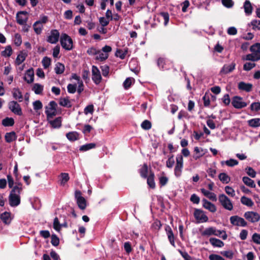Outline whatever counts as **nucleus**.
<instances>
[{
	"label": "nucleus",
	"mask_w": 260,
	"mask_h": 260,
	"mask_svg": "<svg viewBox=\"0 0 260 260\" xmlns=\"http://www.w3.org/2000/svg\"><path fill=\"white\" fill-rule=\"evenodd\" d=\"M22 190V187L14 186L11 190L9 197V204L11 207H16L20 203V197L19 194Z\"/></svg>",
	"instance_id": "obj_1"
},
{
	"label": "nucleus",
	"mask_w": 260,
	"mask_h": 260,
	"mask_svg": "<svg viewBox=\"0 0 260 260\" xmlns=\"http://www.w3.org/2000/svg\"><path fill=\"white\" fill-rule=\"evenodd\" d=\"M57 105L54 101H50L48 106H46L45 113L48 120L53 118V117L57 115Z\"/></svg>",
	"instance_id": "obj_2"
},
{
	"label": "nucleus",
	"mask_w": 260,
	"mask_h": 260,
	"mask_svg": "<svg viewBox=\"0 0 260 260\" xmlns=\"http://www.w3.org/2000/svg\"><path fill=\"white\" fill-rule=\"evenodd\" d=\"M60 42L62 47L66 50H71L73 48V42L72 38L66 34H62Z\"/></svg>",
	"instance_id": "obj_3"
},
{
	"label": "nucleus",
	"mask_w": 260,
	"mask_h": 260,
	"mask_svg": "<svg viewBox=\"0 0 260 260\" xmlns=\"http://www.w3.org/2000/svg\"><path fill=\"white\" fill-rule=\"evenodd\" d=\"M218 200L224 209L229 211H231L233 209V205L231 200L224 194H219Z\"/></svg>",
	"instance_id": "obj_4"
},
{
	"label": "nucleus",
	"mask_w": 260,
	"mask_h": 260,
	"mask_svg": "<svg viewBox=\"0 0 260 260\" xmlns=\"http://www.w3.org/2000/svg\"><path fill=\"white\" fill-rule=\"evenodd\" d=\"M183 167V156L182 155L178 154L176 156V164L174 169V174L176 177H179L181 176Z\"/></svg>",
	"instance_id": "obj_5"
},
{
	"label": "nucleus",
	"mask_w": 260,
	"mask_h": 260,
	"mask_svg": "<svg viewBox=\"0 0 260 260\" xmlns=\"http://www.w3.org/2000/svg\"><path fill=\"white\" fill-rule=\"evenodd\" d=\"M244 217L251 223L258 222L260 220V215L254 211H247L244 214Z\"/></svg>",
	"instance_id": "obj_6"
},
{
	"label": "nucleus",
	"mask_w": 260,
	"mask_h": 260,
	"mask_svg": "<svg viewBox=\"0 0 260 260\" xmlns=\"http://www.w3.org/2000/svg\"><path fill=\"white\" fill-rule=\"evenodd\" d=\"M243 98L240 96H234L232 98V105L236 109H242L247 106V104L242 101Z\"/></svg>",
	"instance_id": "obj_7"
},
{
	"label": "nucleus",
	"mask_w": 260,
	"mask_h": 260,
	"mask_svg": "<svg viewBox=\"0 0 260 260\" xmlns=\"http://www.w3.org/2000/svg\"><path fill=\"white\" fill-rule=\"evenodd\" d=\"M231 223L233 225L245 227L247 225V222L244 218L238 215L232 216L230 217Z\"/></svg>",
	"instance_id": "obj_8"
},
{
	"label": "nucleus",
	"mask_w": 260,
	"mask_h": 260,
	"mask_svg": "<svg viewBox=\"0 0 260 260\" xmlns=\"http://www.w3.org/2000/svg\"><path fill=\"white\" fill-rule=\"evenodd\" d=\"M193 215L198 223L205 222L208 220V217L206 216L204 211L199 209H195Z\"/></svg>",
	"instance_id": "obj_9"
},
{
	"label": "nucleus",
	"mask_w": 260,
	"mask_h": 260,
	"mask_svg": "<svg viewBox=\"0 0 260 260\" xmlns=\"http://www.w3.org/2000/svg\"><path fill=\"white\" fill-rule=\"evenodd\" d=\"M9 109L14 114L19 116L22 115V112L20 105L16 101H12L8 103Z\"/></svg>",
	"instance_id": "obj_10"
},
{
	"label": "nucleus",
	"mask_w": 260,
	"mask_h": 260,
	"mask_svg": "<svg viewBox=\"0 0 260 260\" xmlns=\"http://www.w3.org/2000/svg\"><path fill=\"white\" fill-rule=\"evenodd\" d=\"M92 79L96 84H99L102 80V76L99 69L95 66L92 67Z\"/></svg>",
	"instance_id": "obj_11"
},
{
	"label": "nucleus",
	"mask_w": 260,
	"mask_h": 260,
	"mask_svg": "<svg viewBox=\"0 0 260 260\" xmlns=\"http://www.w3.org/2000/svg\"><path fill=\"white\" fill-rule=\"evenodd\" d=\"M157 64L160 69L162 70H167L170 68V63L169 60L166 58L159 57L157 59Z\"/></svg>",
	"instance_id": "obj_12"
},
{
	"label": "nucleus",
	"mask_w": 260,
	"mask_h": 260,
	"mask_svg": "<svg viewBox=\"0 0 260 260\" xmlns=\"http://www.w3.org/2000/svg\"><path fill=\"white\" fill-rule=\"evenodd\" d=\"M59 32L57 29L51 31L50 35L48 37L47 42L51 44H55L58 41Z\"/></svg>",
	"instance_id": "obj_13"
},
{
	"label": "nucleus",
	"mask_w": 260,
	"mask_h": 260,
	"mask_svg": "<svg viewBox=\"0 0 260 260\" xmlns=\"http://www.w3.org/2000/svg\"><path fill=\"white\" fill-rule=\"evenodd\" d=\"M253 85L251 83L240 82L238 84V88L241 91L249 92L252 90Z\"/></svg>",
	"instance_id": "obj_14"
},
{
	"label": "nucleus",
	"mask_w": 260,
	"mask_h": 260,
	"mask_svg": "<svg viewBox=\"0 0 260 260\" xmlns=\"http://www.w3.org/2000/svg\"><path fill=\"white\" fill-rule=\"evenodd\" d=\"M236 67V63L234 62L230 64H224L220 71V74H228L233 72Z\"/></svg>",
	"instance_id": "obj_15"
},
{
	"label": "nucleus",
	"mask_w": 260,
	"mask_h": 260,
	"mask_svg": "<svg viewBox=\"0 0 260 260\" xmlns=\"http://www.w3.org/2000/svg\"><path fill=\"white\" fill-rule=\"evenodd\" d=\"M24 80L28 84L31 83L34 81V72L32 68L27 70L25 76L23 77Z\"/></svg>",
	"instance_id": "obj_16"
},
{
	"label": "nucleus",
	"mask_w": 260,
	"mask_h": 260,
	"mask_svg": "<svg viewBox=\"0 0 260 260\" xmlns=\"http://www.w3.org/2000/svg\"><path fill=\"white\" fill-rule=\"evenodd\" d=\"M165 230L171 244L173 246L175 247V237L172 229L169 225H166L165 226Z\"/></svg>",
	"instance_id": "obj_17"
},
{
	"label": "nucleus",
	"mask_w": 260,
	"mask_h": 260,
	"mask_svg": "<svg viewBox=\"0 0 260 260\" xmlns=\"http://www.w3.org/2000/svg\"><path fill=\"white\" fill-rule=\"evenodd\" d=\"M203 206L205 209L208 210L211 212H215L216 211V207L215 205L210 202L208 201L205 199H203Z\"/></svg>",
	"instance_id": "obj_18"
},
{
	"label": "nucleus",
	"mask_w": 260,
	"mask_h": 260,
	"mask_svg": "<svg viewBox=\"0 0 260 260\" xmlns=\"http://www.w3.org/2000/svg\"><path fill=\"white\" fill-rule=\"evenodd\" d=\"M154 173L152 171H150L149 175L146 178L147 183L150 188L154 189L155 188V183L154 182Z\"/></svg>",
	"instance_id": "obj_19"
},
{
	"label": "nucleus",
	"mask_w": 260,
	"mask_h": 260,
	"mask_svg": "<svg viewBox=\"0 0 260 260\" xmlns=\"http://www.w3.org/2000/svg\"><path fill=\"white\" fill-rule=\"evenodd\" d=\"M27 56V52L26 51H20V53L17 55L16 59V64L18 66L21 64L25 60Z\"/></svg>",
	"instance_id": "obj_20"
},
{
	"label": "nucleus",
	"mask_w": 260,
	"mask_h": 260,
	"mask_svg": "<svg viewBox=\"0 0 260 260\" xmlns=\"http://www.w3.org/2000/svg\"><path fill=\"white\" fill-rule=\"evenodd\" d=\"M13 98L18 100L19 102H21L23 100V95L21 91L18 88H14L12 91Z\"/></svg>",
	"instance_id": "obj_21"
},
{
	"label": "nucleus",
	"mask_w": 260,
	"mask_h": 260,
	"mask_svg": "<svg viewBox=\"0 0 260 260\" xmlns=\"http://www.w3.org/2000/svg\"><path fill=\"white\" fill-rule=\"evenodd\" d=\"M48 123L54 128H58L61 126V117H58L53 120H48Z\"/></svg>",
	"instance_id": "obj_22"
},
{
	"label": "nucleus",
	"mask_w": 260,
	"mask_h": 260,
	"mask_svg": "<svg viewBox=\"0 0 260 260\" xmlns=\"http://www.w3.org/2000/svg\"><path fill=\"white\" fill-rule=\"evenodd\" d=\"M194 153L192 155L193 158L197 160L204 155L203 150L201 148L195 147L194 148Z\"/></svg>",
	"instance_id": "obj_23"
},
{
	"label": "nucleus",
	"mask_w": 260,
	"mask_h": 260,
	"mask_svg": "<svg viewBox=\"0 0 260 260\" xmlns=\"http://www.w3.org/2000/svg\"><path fill=\"white\" fill-rule=\"evenodd\" d=\"M59 104L64 107L71 108L72 104L71 101L69 100V97L60 98L59 99Z\"/></svg>",
	"instance_id": "obj_24"
},
{
	"label": "nucleus",
	"mask_w": 260,
	"mask_h": 260,
	"mask_svg": "<svg viewBox=\"0 0 260 260\" xmlns=\"http://www.w3.org/2000/svg\"><path fill=\"white\" fill-rule=\"evenodd\" d=\"M209 242L213 247H222L224 246V243L221 240L215 238H210Z\"/></svg>",
	"instance_id": "obj_25"
},
{
	"label": "nucleus",
	"mask_w": 260,
	"mask_h": 260,
	"mask_svg": "<svg viewBox=\"0 0 260 260\" xmlns=\"http://www.w3.org/2000/svg\"><path fill=\"white\" fill-rule=\"evenodd\" d=\"M5 140L7 143H11L17 139V136L14 132L7 133L5 136Z\"/></svg>",
	"instance_id": "obj_26"
},
{
	"label": "nucleus",
	"mask_w": 260,
	"mask_h": 260,
	"mask_svg": "<svg viewBox=\"0 0 260 260\" xmlns=\"http://www.w3.org/2000/svg\"><path fill=\"white\" fill-rule=\"evenodd\" d=\"M79 133L77 132H70L66 134L67 139L70 141H75L79 139Z\"/></svg>",
	"instance_id": "obj_27"
},
{
	"label": "nucleus",
	"mask_w": 260,
	"mask_h": 260,
	"mask_svg": "<svg viewBox=\"0 0 260 260\" xmlns=\"http://www.w3.org/2000/svg\"><path fill=\"white\" fill-rule=\"evenodd\" d=\"M243 7L244 12L246 15H249L252 14L253 8L249 1L246 0L244 4Z\"/></svg>",
	"instance_id": "obj_28"
},
{
	"label": "nucleus",
	"mask_w": 260,
	"mask_h": 260,
	"mask_svg": "<svg viewBox=\"0 0 260 260\" xmlns=\"http://www.w3.org/2000/svg\"><path fill=\"white\" fill-rule=\"evenodd\" d=\"M0 218L5 224H9L10 223V213L7 211L1 214Z\"/></svg>",
	"instance_id": "obj_29"
},
{
	"label": "nucleus",
	"mask_w": 260,
	"mask_h": 260,
	"mask_svg": "<svg viewBox=\"0 0 260 260\" xmlns=\"http://www.w3.org/2000/svg\"><path fill=\"white\" fill-rule=\"evenodd\" d=\"M248 124L252 127H257L260 126V118H255L247 121Z\"/></svg>",
	"instance_id": "obj_30"
},
{
	"label": "nucleus",
	"mask_w": 260,
	"mask_h": 260,
	"mask_svg": "<svg viewBox=\"0 0 260 260\" xmlns=\"http://www.w3.org/2000/svg\"><path fill=\"white\" fill-rule=\"evenodd\" d=\"M244 59L252 61H257L260 60V55L255 54L254 53L248 54L246 55Z\"/></svg>",
	"instance_id": "obj_31"
},
{
	"label": "nucleus",
	"mask_w": 260,
	"mask_h": 260,
	"mask_svg": "<svg viewBox=\"0 0 260 260\" xmlns=\"http://www.w3.org/2000/svg\"><path fill=\"white\" fill-rule=\"evenodd\" d=\"M139 173L141 177L146 178L148 175V169L146 164H144L142 167L139 170Z\"/></svg>",
	"instance_id": "obj_32"
},
{
	"label": "nucleus",
	"mask_w": 260,
	"mask_h": 260,
	"mask_svg": "<svg viewBox=\"0 0 260 260\" xmlns=\"http://www.w3.org/2000/svg\"><path fill=\"white\" fill-rule=\"evenodd\" d=\"M127 52V49H124V50L121 49H117L115 53V55L121 59H123L125 58Z\"/></svg>",
	"instance_id": "obj_33"
},
{
	"label": "nucleus",
	"mask_w": 260,
	"mask_h": 260,
	"mask_svg": "<svg viewBox=\"0 0 260 260\" xmlns=\"http://www.w3.org/2000/svg\"><path fill=\"white\" fill-rule=\"evenodd\" d=\"M241 202L242 204L246 205L248 207H252L254 205V203L252 201V200L245 196H243L241 197Z\"/></svg>",
	"instance_id": "obj_34"
},
{
	"label": "nucleus",
	"mask_w": 260,
	"mask_h": 260,
	"mask_svg": "<svg viewBox=\"0 0 260 260\" xmlns=\"http://www.w3.org/2000/svg\"><path fill=\"white\" fill-rule=\"evenodd\" d=\"M215 232H216V228L214 227H210L206 229L202 233V235L203 236H210L211 235H214Z\"/></svg>",
	"instance_id": "obj_35"
},
{
	"label": "nucleus",
	"mask_w": 260,
	"mask_h": 260,
	"mask_svg": "<svg viewBox=\"0 0 260 260\" xmlns=\"http://www.w3.org/2000/svg\"><path fill=\"white\" fill-rule=\"evenodd\" d=\"M242 181H243L244 184L247 186H248L252 188L255 187L256 185L254 183V181L250 179V178L247 176H244L242 178Z\"/></svg>",
	"instance_id": "obj_36"
},
{
	"label": "nucleus",
	"mask_w": 260,
	"mask_h": 260,
	"mask_svg": "<svg viewBox=\"0 0 260 260\" xmlns=\"http://www.w3.org/2000/svg\"><path fill=\"white\" fill-rule=\"evenodd\" d=\"M96 146V144L93 143H88L85 145H82L79 148L80 151H86L91 149L94 148Z\"/></svg>",
	"instance_id": "obj_37"
},
{
	"label": "nucleus",
	"mask_w": 260,
	"mask_h": 260,
	"mask_svg": "<svg viewBox=\"0 0 260 260\" xmlns=\"http://www.w3.org/2000/svg\"><path fill=\"white\" fill-rule=\"evenodd\" d=\"M238 163L239 162L238 160L233 158H230L226 161H222L221 162V164L222 165L225 164L226 166L231 167L237 165Z\"/></svg>",
	"instance_id": "obj_38"
},
{
	"label": "nucleus",
	"mask_w": 260,
	"mask_h": 260,
	"mask_svg": "<svg viewBox=\"0 0 260 260\" xmlns=\"http://www.w3.org/2000/svg\"><path fill=\"white\" fill-rule=\"evenodd\" d=\"M32 90L36 94H40L43 90V86L39 83H35L34 84Z\"/></svg>",
	"instance_id": "obj_39"
},
{
	"label": "nucleus",
	"mask_w": 260,
	"mask_h": 260,
	"mask_svg": "<svg viewBox=\"0 0 260 260\" xmlns=\"http://www.w3.org/2000/svg\"><path fill=\"white\" fill-rule=\"evenodd\" d=\"M250 51L255 54L260 55V43L252 45L250 48Z\"/></svg>",
	"instance_id": "obj_40"
},
{
	"label": "nucleus",
	"mask_w": 260,
	"mask_h": 260,
	"mask_svg": "<svg viewBox=\"0 0 260 260\" xmlns=\"http://www.w3.org/2000/svg\"><path fill=\"white\" fill-rule=\"evenodd\" d=\"M2 124L5 126H12L14 124V120L11 117H6L2 120Z\"/></svg>",
	"instance_id": "obj_41"
},
{
	"label": "nucleus",
	"mask_w": 260,
	"mask_h": 260,
	"mask_svg": "<svg viewBox=\"0 0 260 260\" xmlns=\"http://www.w3.org/2000/svg\"><path fill=\"white\" fill-rule=\"evenodd\" d=\"M77 204L79 208L81 210H84L86 207V201L84 198H79L77 200Z\"/></svg>",
	"instance_id": "obj_42"
},
{
	"label": "nucleus",
	"mask_w": 260,
	"mask_h": 260,
	"mask_svg": "<svg viewBox=\"0 0 260 260\" xmlns=\"http://www.w3.org/2000/svg\"><path fill=\"white\" fill-rule=\"evenodd\" d=\"M219 180L223 183H228L230 180V177L225 173H221L218 176Z\"/></svg>",
	"instance_id": "obj_43"
},
{
	"label": "nucleus",
	"mask_w": 260,
	"mask_h": 260,
	"mask_svg": "<svg viewBox=\"0 0 260 260\" xmlns=\"http://www.w3.org/2000/svg\"><path fill=\"white\" fill-rule=\"evenodd\" d=\"M60 184L61 185H64L69 180L70 177L68 173H61L60 175Z\"/></svg>",
	"instance_id": "obj_44"
},
{
	"label": "nucleus",
	"mask_w": 260,
	"mask_h": 260,
	"mask_svg": "<svg viewBox=\"0 0 260 260\" xmlns=\"http://www.w3.org/2000/svg\"><path fill=\"white\" fill-rule=\"evenodd\" d=\"M55 71L56 74H62L64 71V66L63 64L57 62L55 67Z\"/></svg>",
	"instance_id": "obj_45"
},
{
	"label": "nucleus",
	"mask_w": 260,
	"mask_h": 260,
	"mask_svg": "<svg viewBox=\"0 0 260 260\" xmlns=\"http://www.w3.org/2000/svg\"><path fill=\"white\" fill-rule=\"evenodd\" d=\"M12 54V49L10 45L6 46L5 50L2 51L1 55L5 57H10Z\"/></svg>",
	"instance_id": "obj_46"
},
{
	"label": "nucleus",
	"mask_w": 260,
	"mask_h": 260,
	"mask_svg": "<svg viewBox=\"0 0 260 260\" xmlns=\"http://www.w3.org/2000/svg\"><path fill=\"white\" fill-rule=\"evenodd\" d=\"M35 31L37 34H40L42 30L43 25L40 24V22L36 21L33 25Z\"/></svg>",
	"instance_id": "obj_47"
},
{
	"label": "nucleus",
	"mask_w": 260,
	"mask_h": 260,
	"mask_svg": "<svg viewBox=\"0 0 260 260\" xmlns=\"http://www.w3.org/2000/svg\"><path fill=\"white\" fill-rule=\"evenodd\" d=\"M101 51H102L100 50V53L98 54H99V55L95 57V59L99 60L100 61H104L108 58L109 54L105 53L104 52H102Z\"/></svg>",
	"instance_id": "obj_48"
},
{
	"label": "nucleus",
	"mask_w": 260,
	"mask_h": 260,
	"mask_svg": "<svg viewBox=\"0 0 260 260\" xmlns=\"http://www.w3.org/2000/svg\"><path fill=\"white\" fill-rule=\"evenodd\" d=\"M53 229L57 232H59L61 228V225L60 224L58 218L56 217L53 220Z\"/></svg>",
	"instance_id": "obj_49"
},
{
	"label": "nucleus",
	"mask_w": 260,
	"mask_h": 260,
	"mask_svg": "<svg viewBox=\"0 0 260 260\" xmlns=\"http://www.w3.org/2000/svg\"><path fill=\"white\" fill-rule=\"evenodd\" d=\"M141 127L145 130H149L151 128L152 124L150 121L145 120L141 123Z\"/></svg>",
	"instance_id": "obj_50"
},
{
	"label": "nucleus",
	"mask_w": 260,
	"mask_h": 260,
	"mask_svg": "<svg viewBox=\"0 0 260 260\" xmlns=\"http://www.w3.org/2000/svg\"><path fill=\"white\" fill-rule=\"evenodd\" d=\"M250 109L252 111L254 112H258L260 110V102H253L252 103L250 106Z\"/></svg>",
	"instance_id": "obj_51"
},
{
	"label": "nucleus",
	"mask_w": 260,
	"mask_h": 260,
	"mask_svg": "<svg viewBox=\"0 0 260 260\" xmlns=\"http://www.w3.org/2000/svg\"><path fill=\"white\" fill-rule=\"evenodd\" d=\"M51 60L50 58L45 56L43 58L42 63L43 64V66L44 67V68L46 69L50 66L51 64Z\"/></svg>",
	"instance_id": "obj_52"
},
{
	"label": "nucleus",
	"mask_w": 260,
	"mask_h": 260,
	"mask_svg": "<svg viewBox=\"0 0 260 260\" xmlns=\"http://www.w3.org/2000/svg\"><path fill=\"white\" fill-rule=\"evenodd\" d=\"M51 243L52 245L54 246H57L59 244V238L55 234H52L51 236Z\"/></svg>",
	"instance_id": "obj_53"
},
{
	"label": "nucleus",
	"mask_w": 260,
	"mask_h": 260,
	"mask_svg": "<svg viewBox=\"0 0 260 260\" xmlns=\"http://www.w3.org/2000/svg\"><path fill=\"white\" fill-rule=\"evenodd\" d=\"M101 69L103 76L104 77L108 76L109 73V67L107 64H105L101 66Z\"/></svg>",
	"instance_id": "obj_54"
},
{
	"label": "nucleus",
	"mask_w": 260,
	"mask_h": 260,
	"mask_svg": "<svg viewBox=\"0 0 260 260\" xmlns=\"http://www.w3.org/2000/svg\"><path fill=\"white\" fill-rule=\"evenodd\" d=\"M100 53V50H96L95 48L92 47L87 50V53L89 55H94Z\"/></svg>",
	"instance_id": "obj_55"
},
{
	"label": "nucleus",
	"mask_w": 260,
	"mask_h": 260,
	"mask_svg": "<svg viewBox=\"0 0 260 260\" xmlns=\"http://www.w3.org/2000/svg\"><path fill=\"white\" fill-rule=\"evenodd\" d=\"M250 24L252 26L254 30H260V20H253L251 21Z\"/></svg>",
	"instance_id": "obj_56"
},
{
	"label": "nucleus",
	"mask_w": 260,
	"mask_h": 260,
	"mask_svg": "<svg viewBox=\"0 0 260 260\" xmlns=\"http://www.w3.org/2000/svg\"><path fill=\"white\" fill-rule=\"evenodd\" d=\"M174 163L175 161L174 160V155H172L168 157V159L166 162V166L169 168H172L174 166Z\"/></svg>",
	"instance_id": "obj_57"
},
{
	"label": "nucleus",
	"mask_w": 260,
	"mask_h": 260,
	"mask_svg": "<svg viewBox=\"0 0 260 260\" xmlns=\"http://www.w3.org/2000/svg\"><path fill=\"white\" fill-rule=\"evenodd\" d=\"M77 84H69L67 86L68 91L70 93H74L76 91Z\"/></svg>",
	"instance_id": "obj_58"
},
{
	"label": "nucleus",
	"mask_w": 260,
	"mask_h": 260,
	"mask_svg": "<svg viewBox=\"0 0 260 260\" xmlns=\"http://www.w3.org/2000/svg\"><path fill=\"white\" fill-rule=\"evenodd\" d=\"M221 254L223 256H225V257H227V258H229L230 259H232L233 258V256H234V253L231 250L221 251Z\"/></svg>",
	"instance_id": "obj_59"
},
{
	"label": "nucleus",
	"mask_w": 260,
	"mask_h": 260,
	"mask_svg": "<svg viewBox=\"0 0 260 260\" xmlns=\"http://www.w3.org/2000/svg\"><path fill=\"white\" fill-rule=\"evenodd\" d=\"M32 104H33V106H34V109L36 111L40 110L43 108L42 103L39 100L35 101L34 102H33Z\"/></svg>",
	"instance_id": "obj_60"
},
{
	"label": "nucleus",
	"mask_w": 260,
	"mask_h": 260,
	"mask_svg": "<svg viewBox=\"0 0 260 260\" xmlns=\"http://www.w3.org/2000/svg\"><path fill=\"white\" fill-rule=\"evenodd\" d=\"M225 191L228 195L232 197L235 196V190L232 187L229 186H226L225 187Z\"/></svg>",
	"instance_id": "obj_61"
},
{
	"label": "nucleus",
	"mask_w": 260,
	"mask_h": 260,
	"mask_svg": "<svg viewBox=\"0 0 260 260\" xmlns=\"http://www.w3.org/2000/svg\"><path fill=\"white\" fill-rule=\"evenodd\" d=\"M255 63L251 62H246L243 66V70L245 71H250L255 66Z\"/></svg>",
	"instance_id": "obj_62"
},
{
	"label": "nucleus",
	"mask_w": 260,
	"mask_h": 260,
	"mask_svg": "<svg viewBox=\"0 0 260 260\" xmlns=\"http://www.w3.org/2000/svg\"><path fill=\"white\" fill-rule=\"evenodd\" d=\"M93 111H94V106L92 104L87 106L84 110V113L86 115L88 114V113L92 114Z\"/></svg>",
	"instance_id": "obj_63"
},
{
	"label": "nucleus",
	"mask_w": 260,
	"mask_h": 260,
	"mask_svg": "<svg viewBox=\"0 0 260 260\" xmlns=\"http://www.w3.org/2000/svg\"><path fill=\"white\" fill-rule=\"evenodd\" d=\"M178 251L184 260H192L193 258L190 256L187 252L182 251L180 250H179Z\"/></svg>",
	"instance_id": "obj_64"
}]
</instances>
